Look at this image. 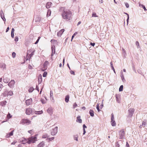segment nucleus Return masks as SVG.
Instances as JSON below:
<instances>
[{"instance_id":"obj_30","label":"nucleus","mask_w":147,"mask_h":147,"mask_svg":"<svg viewBox=\"0 0 147 147\" xmlns=\"http://www.w3.org/2000/svg\"><path fill=\"white\" fill-rule=\"evenodd\" d=\"M34 51H32L31 52V53L30 54V55L28 57V58H30L34 54Z\"/></svg>"},{"instance_id":"obj_23","label":"nucleus","mask_w":147,"mask_h":147,"mask_svg":"<svg viewBox=\"0 0 147 147\" xmlns=\"http://www.w3.org/2000/svg\"><path fill=\"white\" fill-rule=\"evenodd\" d=\"M14 130L11 131L9 134H7V138H9L10 136H12L13 134V132Z\"/></svg>"},{"instance_id":"obj_24","label":"nucleus","mask_w":147,"mask_h":147,"mask_svg":"<svg viewBox=\"0 0 147 147\" xmlns=\"http://www.w3.org/2000/svg\"><path fill=\"white\" fill-rule=\"evenodd\" d=\"M94 112L93 110H90L89 111V113L90 116L92 117H93L94 116Z\"/></svg>"},{"instance_id":"obj_13","label":"nucleus","mask_w":147,"mask_h":147,"mask_svg":"<svg viewBox=\"0 0 147 147\" xmlns=\"http://www.w3.org/2000/svg\"><path fill=\"white\" fill-rule=\"evenodd\" d=\"M32 102V99L31 98H30V99H28L26 100V105H30Z\"/></svg>"},{"instance_id":"obj_22","label":"nucleus","mask_w":147,"mask_h":147,"mask_svg":"<svg viewBox=\"0 0 147 147\" xmlns=\"http://www.w3.org/2000/svg\"><path fill=\"white\" fill-rule=\"evenodd\" d=\"M41 20V18L39 16H37L35 18V21L36 22H39Z\"/></svg>"},{"instance_id":"obj_50","label":"nucleus","mask_w":147,"mask_h":147,"mask_svg":"<svg viewBox=\"0 0 147 147\" xmlns=\"http://www.w3.org/2000/svg\"><path fill=\"white\" fill-rule=\"evenodd\" d=\"M52 53L51 54V56H53V54L55 53V50H54L53 51L52 49Z\"/></svg>"},{"instance_id":"obj_41","label":"nucleus","mask_w":147,"mask_h":147,"mask_svg":"<svg viewBox=\"0 0 147 147\" xmlns=\"http://www.w3.org/2000/svg\"><path fill=\"white\" fill-rule=\"evenodd\" d=\"M96 109L99 112L100 111V110L99 108V105L98 104L96 105Z\"/></svg>"},{"instance_id":"obj_20","label":"nucleus","mask_w":147,"mask_h":147,"mask_svg":"<svg viewBox=\"0 0 147 147\" xmlns=\"http://www.w3.org/2000/svg\"><path fill=\"white\" fill-rule=\"evenodd\" d=\"M39 83H41L42 81V76L41 75H39L38 78Z\"/></svg>"},{"instance_id":"obj_31","label":"nucleus","mask_w":147,"mask_h":147,"mask_svg":"<svg viewBox=\"0 0 147 147\" xmlns=\"http://www.w3.org/2000/svg\"><path fill=\"white\" fill-rule=\"evenodd\" d=\"M49 137V136L47 134H44L42 136V138H48Z\"/></svg>"},{"instance_id":"obj_43","label":"nucleus","mask_w":147,"mask_h":147,"mask_svg":"<svg viewBox=\"0 0 147 147\" xmlns=\"http://www.w3.org/2000/svg\"><path fill=\"white\" fill-rule=\"evenodd\" d=\"M74 140L78 141V136L77 135H75L74 136Z\"/></svg>"},{"instance_id":"obj_48","label":"nucleus","mask_w":147,"mask_h":147,"mask_svg":"<svg viewBox=\"0 0 147 147\" xmlns=\"http://www.w3.org/2000/svg\"><path fill=\"white\" fill-rule=\"evenodd\" d=\"M47 73L46 72H44L43 74V76L44 77H45L46 76Z\"/></svg>"},{"instance_id":"obj_61","label":"nucleus","mask_w":147,"mask_h":147,"mask_svg":"<svg viewBox=\"0 0 147 147\" xmlns=\"http://www.w3.org/2000/svg\"><path fill=\"white\" fill-rule=\"evenodd\" d=\"M14 29L13 28L12 29L11 33H14Z\"/></svg>"},{"instance_id":"obj_11","label":"nucleus","mask_w":147,"mask_h":147,"mask_svg":"<svg viewBox=\"0 0 147 147\" xmlns=\"http://www.w3.org/2000/svg\"><path fill=\"white\" fill-rule=\"evenodd\" d=\"M15 84V81L13 80H12L9 83L8 85L11 88L13 87Z\"/></svg>"},{"instance_id":"obj_7","label":"nucleus","mask_w":147,"mask_h":147,"mask_svg":"<svg viewBox=\"0 0 147 147\" xmlns=\"http://www.w3.org/2000/svg\"><path fill=\"white\" fill-rule=\"evenodd\" d=\"M47 111L50 115H51L53 114V109L51 107H49L47 109Z\"/></svg>"},{"instance_id":"obj_58","label":"nucleus","mask_w":147,"mask_h":147,"mask_svg":"<svg viewBox=\"0 0 147 147\" xmlns=\"http://www.w3.org/2000/svg\"><path fill=\"white\" fill-rule=\"evenodd\" d=\"M17 142V141H14L11 143V145L15 144Z\"/></svg>"},{"instance_id":"obj_3","label":"nucleus","mask_w":147,"mask_h":147,"mask_svg":"<svg viewBox=\"0 0 147 147\" xmlns=\"http://www.w3.org/2000/svg\"><path fill=\"white\" fill-rule=\"evenodd\" d=\"M28 144L34 143L37 140V138L36 136H32L28 139Z\"/></svg>"},{"instance_id":"obj_38","label":"nucleus","mask_w":147,"mask_h":147,"mask_svg":"<svg viewBox=\"0 0 147 147\" xmlns=\"http://www.w3.org/2000/svg\"><path fill=\"white\" fill-rule=\"evenodd\" d=\"M51 11H50V10H48V12H47V16H50V15H51Z\"/></svg>"},{"instance_id":"obj_8","label":"nucleus","mask_w":147,"mask_h":147,"mask_svg":"<svg viewBox=\"0 0 147 147\" xmlns=\"http://www.w3.org/2000/svg\"><path fill=\"white\" fill-rule=\"evenodd\" d=\"M115 97L118 103H120V94H116Z\"/></svg>"},{"instance_id":"obj_39","label":"nucleus","mask_w":147,"mask_h":147,"mask_svg":"<svg viewBox=\"0 0 147 147\" xmlns=\"http://www.w3.org/2000/svg\"><path fill=\"white\" fill-rule=\"evenodd\" d=\"M34 90V88L33 87H30L29 90V92H32Z\"/></svg>"},{"instance_id":"obj_64","label":"nucleus","mask_w":147,"mask_h":147,"mask_svg":"<svg viewBox=\"0 0 147 147\" xmlns=\"http://www.w3.org/2000/svg\"><path fill=\"white\" fill-rule=\"evenodd\" d=\"M9 27H7V28L6 29V32H8L9 31Z\"/></svg>"},{"instance_id":"obj_25","label":"nucleus","mask_w":147,"mask_h":147,"mask_svg":"<svg viewBox=\"0 0 147 147\" xmlns=\"http://www.w3.org/2000/svg\"><path fill=\"white\" fill-rule=\"evenodd\" d=\"M69 95H67L66 96L65 98L66 102H69Z\"/></svg>"},{"instance_id":"obj_6","label":"nucleus","mask_w":147,"mask_h":147,"mask_svg":"<svg viewBox=\"0 0 147 147\" xmlns=\"http://www.w3.org/2000/svg\"><path fill=\"white\" fill-rule=\"evenodd\" d=\"M58 127L56 126L54 129H53L51 132V134L52 136H54L55 135L57 132Z\"/></svg>"},{"instance_id":"obj_60","label":"nucleus","mask_w":147,"mask_h":147,"mask_svg":"<svg viewBox=\"0 0 147 147\" xmlns=\"http://www.w3.org/2000/svg\"><path fill=\"white\" fill-rule=\"evenodd\" d=\"M90 45L92 46H94L95 45V43H92V42H91Z\"/></svg>"},{"instance_id":"obj_46","label":"nucleus","mask_w":147,"mask_h":147,"mask_svg":"<svg viewBox=\"0 0 147 147\" xmlns=\"http://www.w3.org/2000/svg\"><path fill=\"white\" fill-rule=\"evenodd\" d=\"M40 37H38V39L37 40H36V42L35 43V44H37L39 40L40 39Z\"/></svg>"},{"instance_id":"obj_18","label":"nucleus","mask_w":147,"mask_h":147,"mask_svg":"<svg viewBox=\"0 0 147 147\" xmlns=\"http://www.w3.org/2000/svg\"><path fill=\"white\" fill-rule=\"evenodd\" d=\"M43 113V111H42V110L40 111H34V113L35 114H36V115L41 114L42 113Z\"/></svg>"},{"instance_id":"obj_35","label":"nucleus","mask_w":147,"mask_h":147,"mask_svg":"<svg viewBox=\"0 0 147 147\" xmlns=\"http://www.w3.org/2000/svg\"><path fill=\"white\" fill-rule=\"evenodd\" d=\"M50 98L51 99H53V92H50Z\"/></svg>"},{"instance_id":"obj_44","label":"nucleus","mask_w":147,"mask_h":147,"mask_svg":"<svg viewBox=\"0 0 147 147\" xmlns=\"http://www.w3.org/2000/svg\"><path fill=\"white\" fill-rule=\"evenodd\" d=\"M92 17H97L98 16L96 15V13H94L92 14Z\"/></svg>"},{"instance_id":"obj_37","label":"nucleus","mask_w":147,"mask_h":147,"mask_svg":"<svg viewBox=\"0 0 147 147\" xmlns=\"http://www.w3.org/2000/svg\"><path fill=\"white\" fill-rule=\"evenodd\" d=\"M54 138H55L54 137H52L51 138H48L47 139V140H48L49 141H50L54 140Z\"/></svg>"},{"instance_id":"obj_2","label":"nucleus","mask_w":147,"mask_h":147,"mask_svg":"<svg viewBox=\"0 0 147 147\" xmlns=\"http://www.w3.org/2000/svg\"><path fill=\"white\" fill-rule=\"evenodd\" d=\"M125 135V133L124 129H121L119 131V136L120 139H124Z\"/></svg>"},{"instance_id":"obj_27","label":"nucleus","mask_w":147,"mask_h":147,"mask_svg":"<svg viewBox=\"0 0 147 147\" xmlns=\"http://www.w3.org/2000/svg\"><path fill=\"white\" fill-rule=\"evenodd\" d=\"M147 124V123L146 120H144L142 122V126H143V127H145V125Z\"/></svg>"},{"instance_id":"obj_4","label":"nucleus","mask_w":147,"mask_h":147,"mask_svg":"<svg viewBox=\"0 0 147 147\" xmlns=\"http://www.w3.org/2000/svg\"><path fill=\"white\" fill-rule=\"evenodd\" d=\"M31 123V121L29 120L26 119H24L21 121V123L22 124H26L27 125H29Z\"/></svg>"},{"instance_id":"obj_15","label":"nucleus","mask_w":147,"mask_h":147,"mask_svg":"<svg viewBox=\"0 0 147 147\" xmlns=\"http://www.w3.org/2000/svg\"><path fill=\"white\" fill-rule=\"evenodd\" d=\"M45 145V143L43 141L39 143L37 146V147H43Z\"/></svg>"},{"instance_id":"obj_52","label":"nucleus","mask_w":147,"mask_h":147,"mask_svg":"<svg viewBox=\"0 0 147 147\" xmlns=\"http://www.w3.org/2000/svg\"><path fill=\"white\" fill-rule=\"evenodd\" d=\"M77 106V105L75 103L73 105V107L74 108Z\"/></svg>"},{"instance_id":"obj_26","label":"nucleus","mask_w":147,"mask_h":147,"mask_svg":"<svg viewBox=\"0 0 147 147\" xmlns=\"http://www.w3.org/2000/svg\"><path fill=\"white\" fill-rule=\"evenodd\" d=\"M111 123L112 126H115L116 125V123L115 120H111Z\"/></svg>"},{"instance_id":"obj_12","label":"nucleus","mask_w":147,"mask_h":147,"mask_svg":"<svg viewBox=\"0 0 147 147\" xmlns=\"http://www.w3.org/2000/svg\"><path fill=\"white\" fill-rule=\"evenodd\" d=\"M64 29H62L57 32V36H61L63 32L64 31Z\"/></svg>"},{"instance_id":"obj_1","label":"nucleus","mask_w":147,"mask_h":147,"mask_svg":"<svg viewBox=\"0 0 147 147\" xmlns=\"http://www.w3.org/2000/svg\"><path fill=\"white\" fill-rule=\"evenodd\" d=\"M62 16L63 19L67 20H69L72 18L71 12L69 10H64L62 13Z\"/></svg>"},{"instance_id":"obj_54","label":"nucleus","mask_w":147,"mask_h":147,"mask_svg":"<svg viewBox=\"0 0 147 147\" xmlns=\"http://www.w3.org/2000/svg\"><path fill=\"white\" fill-rule=\"evenodd\" d=\"M1 17L2 19L4 21H6V19L4 17H3V16H1Z\"/></svg>"},{"instance_id":"obj_29","label":"nucleus","mask_w":147,"mask_h":147,"mask_svg":"<svg viewBox=\"0 0 147 147\" xmlns=\"http://www.w3.org/2000/svg\"><path fill=\"white\" fill-rule=\"evenodd\" d=\"M34 51H32L31 52V53L30 54V55L28 57V58H30L34 54Z\"/></svg>"},{"instance_id":"obj_32","label":"nucleus","mask_w":147,"mask_h":147,"mask_svg":"<svg viewBox=\"0 0 147 147\" xmlns=\"http://www.w3.org/2000/svg\"><path fill=\"white\" fill-rule=\"evenodd\" d=\"M139 5L140 7H142L144 9L145 11L147 10L145 6L144 5H143L142 4H141L140 3Z\"/></svg>"},{"instance_id":"obj_16","label":"nucleus","mask_w":147,"mask_h":147,"mask_svg":"<svg viewBox=\"0 0 147 147\" xmlns=\"http://www.w3.org/2000/svg\"><path fill=\"white\" fill-rule=\"evenodd\" d=\"M49 62L47 61H46L45 62L43 66H44V68L45 69H46L47 68V66L49 64Z\"/></svg>"},{"instance_id":"obj_40","label":"nucleus","mask_w":147,"mask_h":147,"mask_svg":"<svg viewBox=\"0 0 147 147\" xmlns=\"http://www.w3.org/2000/svg\"><path fill=\"white\" fill-rule=\"evenodd\" d=\"M7 118L9 119V118H11L12 117V115H11L9 113H8V114L7 115Z\"/></svg>"},{"instance_id":"obj_21","label":"nucleus","mask_w":147,"mask_h":147,"mask_svg":"<svg viewBox=\"0 0 147 147\" xmlns=\"http://www.w3.org/2000/svg\"><path fill=\"white\" fill-rule=\"evenodd\" d=\"M51 2H48L47 3L46 7L47 8H49L51 6Z\"/></svg>"},{"instance_id":"obj_33","label":"nucleus","mask_w":147,"mask_h":147,"mask_svg":"<svg viewBox=\"0 0 147 147\" xmlns=\"http://www.w3.org/2000/svg\"><path fill=\"white\" fill-rule=\"evenodd\" d=\"M6 101H3L1 102V105L2 106H4L6 104Z\"/></svg>"},{"instance_id":"obj_47","label":"nucleus","mask_w":147,"mask_h":147,"mask_svg":"<svg viewBox=\"0 0 147 147\" xmlns=\"http://www.w3.org/2000/svg\"><path fill=\"white\" fill-rule=\"evenodd\" d=\"M16 55V54L15 52H13L12 53V56L13 58L15 57Z\"/></svg>"},{"instance_id":"obj_19","label":"nucleus","mask_w":147,"mask_h":147,"mask_svg":"<svg viewBox=\"0 0 147 147\" xmlns=\"http://www.w3.org/2000/svg\"><path fill=\"white\" fill-rule=\"evenodd\" d=\"M76 121L78 122H79V123H81L82 122V120L80 119V116H78L77 117V118Z\"/></svg>"},{"instance_id":"obj_57","label":"nucleus","mask_w":147,"mask_h":147,"mask_svg":"<svg viewBox=\"0 0 147 147\" xmlns=\"http://www.w3.org/2000/svg\"><path fill=\"white\" fill-rule=\"evenodd\" d=\"M11 36L12 38H13L14 37V33H11Z\"/></svg>"},{"instance_id":"obj_36","label":"nucleus","mask_w":147,"mask_h":147,"mask_svg":"<svg viewBox=\"0 0 147 147\" xmlns=\"http://www.w3.org/2000/svg\"><path fill=\"white\" fill-rule=\"evenodd\" d=\"M123 85H121L120 86L119 89V91H122L123 89Z\"/></svg>"},{"instance_id":"obj_10","label":"nucleus","mask_w":147,"mask_h":147,"mask_svg":"<svg viewBox=\"0 0 147 147\" xmlns=\"http://www.w3.org/2000/svg\"><path fill=\"white\" fill-rule=\"evenodd\" d=\"M32 112V109L31 108H28L26 109V113L27 115H30L31 114Z\"/></svg>"},{"instance_id":"obj_53","label":"nucleus","mask_w":147,"mask_h":147,"mask_svg":"<svg viewBox=\"0 0 147 147\" xmlns=\"http://www.w3.org/2000/svg\"><path fill=\"white\" fill-rule=\"evenodd\" d=\"M41 102L42 104H45L46 103L45 101L43 99L41 100Z\"/></svg>"},{"instance_id":"obj_28","label":"nucleus","mask_w":147,"mask_h":147,"mask_svg":"<svg viewBox=\"0 0 147 147\" xmlns=\"http://www.w3.org/2000/svg\"><path fill=\"white\" fill-rule=\"evenodd\" d=\"M32 49H30L28 51L27 54V57H28L30 54L31 53V52L32 51Z\"/></svg>"},{"instance_id":"obj_51","label":"nucleus","mask_w":147,"mask_h":147,"mask_svg":"<svg viewBox=\"0 0 147 147\" xmlns=\"http://www.w3.org/2000/svg\"><path fill=\"white\" fill-rule=\"evenodd\" d=\"M70 73L71 74L75 75V73L74 71L72 70L70 71Z\"/></svg>"},{"instance_id":"obj_56","label":"nucleus","mask_w":147,"mask_h":147,"mask_svg":"<svg viewBox=\"0 0 147 147\" xmlns=\"http://www.w3.org/2000/svg\"><path fill=\"white\" fill-rule=\"evenodd\" d=\"M116 146L117 147H119V145L118 143V142H117L116 144Z\"/></svg>"},{"instance_id":"obj_42","label":"nucleus","mask_w":147,"mask_h":147,"mask_svg":"<svg viewBox=\"0 0 147 147\" xmlns=\"http://www.w3.org/2000/svg\"><path fill=\"white\" fill-rule=\"evenodd\" d=\"M114 120V115L112 113L111 114V120Z\"/></svg>"},{"instance_id":"obj_9","label":"nucleus","mask_w":147,"mask_h":147,"mask_svg":"<svg viewBox=\"0 0 147 147\" xmlns=\"http://www.w3.org/2000/svg\"><path fill=\"white\" fill-rule=\"evenodd\" d=\"M20 141L22 144H25L26 143H28V140L24 138H22L20 139Z\"/></svg>"},{"instance_id":"obj_62","label":"nucleus","mask_w":147,"mask_h":147,"mask_svg":"<svg viewBox=\"0 0 147 147\" xmlns=\"http://www.w3.org/2000/svg\"><path fill=\"white\" fill-rule=\"evenodd\" d=\"M83 134L84 135V134H85V133L86 132L85 129H83Z\"/></svg>"},{"instance_id":"obj_45","label":"nucleus","mask_w":147,"mask_h":147,"mask_svg":"<svg viewBox=\"0 0 147 147\" xmlns=\"http://www.w3.org/2000/svg\"><path fill=\"white\" fill-rule=\"evenodd\" d=\"M136 45L138 46V47H140L139 43L138 41H136Z\"/></svg>"},{"instance_id":"obj_55","label":"nucleus","mask_w":147,"mask_h":147,"mask_svg":"<svg viewBox=\"0 0 147 147\" xmlns=\"http://www.w3.org/2000/svg\"><path fill=\"white\" fill-rule=\"evenodd\" d=\"M18 37L16 36L15 37V40L16 41H17L18 40Z\"/></svg>"},{"instance_id":"obj_14","label":"nucleus","mask_w":147,"mask_h":147,"mask_svg":"<svg viewBox=\"0 0 147 147\" xmlns=\"http://www.w3.org/2000/svg\"><path fill=\"white\" fill-rule=\"evenodd\" d=\"M51 43H52L53 45H57L58 44V42L57 41V40H54V39H52L51 40Z\"/></svg>"},{"instance_id":"obj_34","label":"nucleus","mask_w":147,"mask_h":147,"mask_svg":"<svg viewBox=\"0 0 147 147\" xmlns=\"http://www.w3.org/2000/svg\"><path fill=\"white\" fill-rule=\"evenodd\" d=\"M110 64H111V67H112V69H113V71H114V72L115 73V69L113 67V63L112 62H111V63H110Z\"/></svg>"},{"instance_id":"obj_17","label":"nucleus","mask_w":147,"mask_h":147,"mask_svg":"<svg viewBox=\"0 0 147 147\" xmlns=\"http://www.w3.org/2000/svg\"><path fill=\"white\" fill-rule=\"evenodd\" d=\"M3 94L4 96H5L6 95H7V96L8 95L11 96L13 94V92H4Z\"/></svg>"},{"instance_id":"obj_49","label":"nucleus","mask_w":147,"mask_h":147,"mask_svg":"<svg viewBox=\"0 0 147 147\" xmlns=\"http://www.w3.org/2000/svg\"><path fill=\"white\" fill-rule=\"evenodd\" d=\"M125 5L127 8H128L129 7V5L127 3H125Z\"/></svg>"},{"instance_id":"obj_63","label":"nucleus","mask_w":147,"mask_h":147,"mask_svg":"<svg viewBox=\"0 0 147 147\" xmlns=\"http://www.w3.org/2000/svg\"><path fill=\"white\" fill-rule=\"evenodd\" d=\"M126 146L127 147H129V144L127 143V142L126 144Z\"/></svg>"},{"instance_id":"obj_59","label":"nucleus","mask_w":147,"mask_h":147,"mask_svg":"<svg viewBox=\"0 0 147 147\" xmlns=\"http://www.w3.org/2000/svg\"><path fill=\"white\" fill-rule=\"evenodd\" d=\"M83 129H85V128H86L87 127L85 125V124H84L83 125Z\"/></svg>"},{"instance_id":"obj_5","label":"nucleus","mask_w":147,"mask_h":147,"mask_svg":"<svg viewBox=\"0 0 147 147\" xmlns=\"http://www.w3.org/2000/svg\"><path fill=\"white\" fill-rule=\"evenodd\" d=\"M134 111V109L131 108L128 110V116L129 117H131L133 115Z\"/></svg>"}]
</instances>
